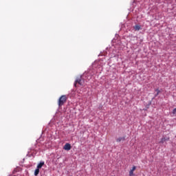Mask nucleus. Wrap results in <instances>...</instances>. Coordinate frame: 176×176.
<instances>
[{"mask_svg": "<svg viewBox=\"0 0 176 176\" xmlns=\"http://www.w3.org/2000/svg\"><path fill=\"white\" fill-rule=\"evenodd\" d=\"M67 102V96L63 95L62 96L60 97L58 102V105L59 107H63V104H65Z\"/></svg>", "mask_w": 176, "mask_h": 176, "instance_id": "obj_1", "label": "nucleus"}, {"mask_svg": "<svg viewBox=\"0 0 176 176\" xmlns=\"http://www.w3.org/2000/svg\"><path fill=\"white\" fill-rule=\"evenodd\" d=\"M173 115H176V108L173 109Z\"/></svg>", "mask_w": 176, "mask_h": 176, "instance_id": "obj_11", "label": "nucleus"}, {"mask_svg": "<svg viewBox=\"0 0 176 176\" xmlns=\"http://www.w3.org/2000/svg\"><path fill=\"white\" fill-rule=\"evenodd\" d=\"M134 30H135V31H140V30H141V26L140 25H135L134 26Z\"/></svg>", "mask_w": 176, "mask_h": 176, "instance_id": "obj_7", "label": "nucleus"}, {"mask_svg": "<svg viewBox=\"0 0 176 176\" xmlns=\"http://www.w3.org/2000/svg\"><path fill=\"white\" fill-rule=\"evenodd\" d=\"M125 138H118L116 141L117 142H120L121 141H124Z\"/></svg>", "mask_w": 176, "mask_h": 176, "instance_id": "obj_8", "label": "nucleus"}, {"mask_svg": "<svg viewBox=\"0 0 176 176\" xmlns=\"http://www.w3.org/2000/svg\"><path fill=\"white\" fill-rule=\"evenodd\" d=\"M45 166V162H41L38 165H37V168H42Z\"/></svg>", "mask_w": 176, "mask_h": 176, "instance_id": "obj_5", "label": "nucleus"}, {"mask_svg": "<svg viewBox=\"0 0 176 176\" xmlns=\"http://www.w3.org/2000/svg\"><path fill=\"white\" fill-rule=\"evenodd\" d=\"M169 140H170V138H162L160 142L161 144H163V143L166 142V141H168Z\"/></svg>", "mask_w": 176, "mask_h": 176, "instance_id": "obj_6", "label": "nucleus"}, {"mask_svg": "<svg viewBox=\"0 0 176 176\" xmlns=\"http://www.w3.org/2000/svg\"><path fill=\"white\" fill-rule=\"evenodd\" d=\"M38 174H39V168H36L35 170H34V175L36 176L38 175Z\"/></svg>", "mask_w": 176, "mask_h": 176, "instance_id": "obj_10", "label": "nucleus"}, {"mask_svg": "<svg viewBox=\"0 0 176 176\" xmlns=\"http://www.w3.org/2000/svg\"><path fill=\"white\" fill-rule=\"evenodd\" d=\"M76 84H78V85H80V86H82L83 85V81H82V78L81 77L77 78L75 81V83H74V86L75 87H76Z\"/></svg>", "mask_w": 176, "mask_h": 176, "instance_id": "obj_2", "label": "nucleus"}, {"mask_svg": "<svg viewBox=\"0 0 176 176\" xmlns=\"http://www.w3.org/2000/svg\"><path fill=\"white\" fill-rule=\"evenodd\" d=\"M136 169V166H133V168L129 171V176H134V171H135Z\"/></svg>", "mask_w": 176, "mask_h": 176, "instance_id": "obj_4", "label": "nucleus"}, {"mask_svg": "<svg viewBox=\"0 0 176 176\" xmlns=\"http://www.w3.org/2000/svg\"><path fill=\"white\" fill-rule=\"evenodd\" d=\"M63 149H65V151H71V144L69 143H66Z\"/></svg>", "mask_w": 176, "mask_h": 176, "instance_id": "obj_3", "label": "nucleus"}, {"mask_svg": "<svg viewBox=\"0 0 176 176\" xmlns=\"http://www.w3.org/2000/svg\"><path fill=\"white\" fill-rule=\"evenodd\" d=\"M155 91L157 92V94L155 95V97H157L160 94V90H159V89H156Z\"/></svg>", "mask_w": 176, "mask_h": 176, "instance_id": "obj_9", "label": "nucleus"}]
</instances>
